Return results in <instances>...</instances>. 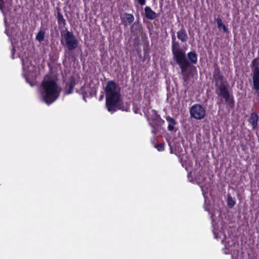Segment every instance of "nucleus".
<instances>
[{"instance_id":"nucleus-1","label":"nucleus","mask_w":259,"mask_h":259,"mask_svg":"<svg viewBox=\"0 0 259 259\" xmlns=\"http://www.w3.org/2000/svg\"><path fill=\"white\" fill-rule=\"evenodd\" d=\"M38 91L42 97H59L62 88L56 80L46 76L39 86Z\"/></svg>"},{"instance_id":"nucleus-2","label":"nucleus","mask_w":259,"mask_h":259,"mask_svg":"<svg viewBox=\"0 0 259 259\" xmlns=\"http://www.w3.org/2000/svg\"><path fill=\"white\" fill-rule=\"evenodd\" d=\"M61 34L62 36L61 39V43L68 51H66L65 53V57L74 58V55L71 52L78 47L79 42L77 39L74 35L72 32L68 31L67 29L62 30L61 31Z\"/></svg>"},{"instance_id":"nucleus-3","label":"nucleus","mask_w":259,"mask_h":259,"mask_svg":"<svg viewBox=\"0 0 259 259\" xmlns=\"http://www.w3.org/2000/svg\"><path fill=\"white\" fill-rule=\"evenodd\" d=\"M130 103L123 102L122 98H106V106L109 112L113 113L118 110L127 111Z\"/></svg>"},{"instance_id":"nucleus-4","label":"nucleus","mask_w":259,"mask_h":259,"mask_svg":"<svg viewBox=\"0 0 259 259\" xmlns=\"http://www.w3.org/2000/svg\"><path fill=\"white\" fill-rule=\"evenodd\" d=\"M121 88L114 80H110L105 89L106 97H121Z\"/></svg>"},{"instance_id":"nucleus-5","label":"nucleus","mask_w":259,"mask_h":259,"mask_svg":"<svg viewBox=\"0 0 259 259\" xmlns=\"http://www.w3.org/2000/svg\"><path fill=\"white\" fill-rule=\"evenodd\" d=\"M181 70V73L183 76V78L185 81L189 78V76L192 74L193 70L196 68L194 66L190 63L187 60L178 64Z\"/></svg>"},{"instance_id":"nucleus-6","label":"nucleus","mask_w":259,"mask_h":259,"mask_svg":"<svg viewBox=\"0 0 259 259\" xmlns=\"http://www.w3.org/2000/svg\"><path fill=\"white\" fill-rule=\"evenodd\" d=\"M190 113L191 117L197 120H201L205 116L206 112L203 106L199 104H195L191 107Z\"/></svg>"},{"instance_id":"nucleus-7","label":"nucleus","mask_w":259,"mask_h":259,"mask_svg":"<svg viewBox=\"0 0 259 259\" xmlns=\"http://www.w3.org/2000/svg\"><path fill=\"white\" fill-rule=\"evenodd\" d=\"M134 104H139L138 108L140 110L142 109L144 112L147 111L150 107V98H135L134 101Z\"/></svg>"},{"instance_id":"nucleus-8","label":"nucleus","mask_w":259,"mask_h":259,"mask_svg":"<svg viewBox=\"0 0 259 259\" xmlns=\"http://www.w3.org/2000/svg\"><path fill=\"white\" fill-rule=\"evenodd\" d=\"M216 92L218 95L222 97H230L229 84L227 81L216 85Z\"/></svg>"},{"instance_id":"nucleus-9","label":"nucleus","mask_w":259,"mask_h":259,"mask_svg":"<svg viewBox=\"0 0 259 259\" xmlns=\"http://www.w3.org/2000/svg\"><path fill=\"white\" fill-rule=\"evenodd\" d=\"M213 78L215 82V85H218L220 83L226 81L227 80L221 72L220 68L217 63L213 64Z\"/></svg>"},{"instance_id":"nucleus-10","label":"nucleus","mask_w":259,"mask_h":259,"mask_svg":"<svg viewBox=\"0 0 259 259\" xmlns=\"http://www.w3.org/2000/svg\"><path fill=\"white\" fill-rule=\"evenodd\" d=\"M172 60L177 64L182 63L187 60L186 55L184 50L172 52Z\"/></svg>"},{"instance_id":"nucleus-11","label":"nucleus","mask_w":259,"mask_h":259,"mask_svg":"<svg viewBox=\"0 0 259 259\" xmlns=\"http://www.w3.org/2000/svg\"><path fill=\"white\" fill-rule=\"evenodd\" d=\"M57 15V19L59 25V28L62 29L66 25V20L64 18L63 16L60 12V9L59 7L56 8Z\"/></svg>"},{"instance_id":"nucleus-12","label":"nucleus","mask_w":259,"mask_h":259,"mask_svg":"<svg viewBox=\"0 0 259 259\" xmlns=\"http://www.w3.org/2000/svg\"><path fill=\"white\" fill-rule=\"evenodd\" d=\"M177 37L182 42H185L187 41L188 36L183 27L177 32Z\"/></svg>"},{"instance_id":"nucleus-13","label":"nucleus","mask_w":259,"mask_h":259,"mask_svg":"<svg viewBox=\"0 0 259 259\" xmlns=\"http://www.w3.org/2000/svg\"><path fill=\"white\" fill-rule=\"evenodd\" d=\"M164 122V120H162L159 116L156 117L155 118L153 119L151 124H152V126H153V130L152 131V133L154 135L156 134V132H155V130H156L158 126L162 125Z\"/></svg>"},{"instance_id":"nucleus-14","label":"nucleus","mask_w":259,"mask_h":259,"mask_svg":"<svg viewBox=\"0 0 259 259\" xmlns=\"http://www.w3.org/2000/svg\"><path fill=\"white\" fill-rule=\"evenodd\" d=\"M258 117L257 114L255 112L251 113L248 122L251 124L253 130H254L257 125Z\"/></svg>"},{"instance_id":"nucleus-15","label":"nucleus","mask_w":259,"mask_h":259,"mask_svg":"<svg viewBox=\"0 0 259 259\" xmlns=\"http://www.w3.org/2000/svg\"><path fill=\"white\" fill-rule=\"evenodd\" d=\"M145 17L150 20H153L157 17V14L155 12L152 10L149 7H146L145 8Z\"/></svg>"},{"instance_id":"nucleus-16","label":"nucleus","mask_w":259,"mask_h":259,"mask_svg":"<svg viewBox=\"0 0 259 259\" xmlns=\"http://www.w3.org/2000/svg\"><path fill=\"white\" fill-rule=\"evenodd\" d=\"M253 85L256 91H259V71L252 72Z\"/></svg>"},{"instance_id":"nucleus-17","label":"nucleus","mask_w":259,"mask_h":259,"mask_svg":"<svg viewBox=\"0 0 259 259\" xmlns=\"http://www.w3.org/2000/svg\"><path fill=\"white\" fill-rule=\"evenodd\" d=\"M166 120L168 123L167 126L168 130L170 132L174 131L175 125L177 124L176 120L170 116H167Z\"/></svg>"},{"instance_id":"nucleus-18","label":"nucleus","mask_w":259,"mask_h":259,"mask_svg":"<svg viewBox=\"0 0 259 259\" xmlns=\"http://www.w3.org/2000/svg\"><path fill=\"white\" fill-rule=\"evenodd\" d=\"M188 60L192 64H196L197 62V55L195 52H190L187 54Z\"/></svg>"},{"instance_id":"nucleus-19","label":"nucleus","mask_w":259,"mask_h":259,"mask_svg":"<svg viewBox=\"0 0 259 259\" xmlns=\"http://www.w3.org/2000/svg\"><path fill=\"white\" fill-rule=\"evenodd\" d=\"M216 22L217 23V26L218 28L221 30V29H223V31L224 33H229L228 29L227 28V27L222 22V19L218 17L216 19Z\"/></svg>"},{"instance_id":"nucleus-20","label":"nucleus","mask_w":259,"mask_h":259,"mask_svg":"<svg viewBox=\"0 0 259 259\" xmlns=\"http://www.w3.org/2000/svg\"><path fill=\"white\" fill-rule=\"evenodd\" d=\"M76 83V80L74 76H71L69 78V82L68 83V89L66 91V93L67 94H70L72 93V90L74 88V87Z\"/></svg>"},{"instance_id":"nucleus-21","label":"nucleus","mask_w":259,"mask_h":259,"mask_svg":"<svg viewBox=\"0 0 259 259\" xmlns=\"http://www.w3.org/2000/svg\"><path fill=\"white\" fill-rule=\"evenodd\" d=\"M251 67L252 72L259 71V58H257L252 60Z\"/></svg>"},{"instance_id":"nucleus-22","label":"nucleus","mask_w":259,"mask_h":259,"mask_svg":"<svg viewBox=\"0 0 259 259\" xmlns=\"http://www.w3.org/2000/svg\"><path fill=\"white\" fill-rule=\"evenodd\" d=\"M45 31L40 30L36 36V39L39 42H41L45 39Z\"/></svg>"},{"instance_id":"nucleus-23","label":"nucleus","mask_w":259,"mask_h":259,"mask_svg":"<svg viewBox=\"0 0 259 259\" xmlns=\"http://www.w3.org/2000/svg\"><path fill=\"white\" fill-rule=\"evenodd\" d=\"M182 50H183V49L180 47V44L178 41H176L175 42L172 43V46H171L172 52H176V51H182Z\"/></svg>"},{"instance_id":"nucleus-24","label":"nucleus","mask_w":259,"mask_h":259,"mask_svg":"<svg viewBox=\"0 0 259 259\" xmlns=\"http://www.w3.org/2000/svg\"><path fill=\"white\" fill-rule=\"evenodd\" d=\"M225 103L229 108H232L234 107V98H224Z\"/></svg>"},{"instance_id":"nucleus-25","label":"nucleus","mask_w":259,"mask_h":259,"mask_svg":"<svg viewBox=\"0 0 259 259\" xmlns=\"http://www.w3.org/2000/svg\"><path fill=\"white\" fill-rule=\"evenodd\" d=\"M57 98H40L41 102L46 103L48 105H50L53 103Z\"/></svg>"},{"instance_id":"nucleus-26","label":"nucleus","mask_w":259,"mask_h":259,"mask_svg":"<svg viewBox=\"0 0 259 259\" xmlns=\"http://www.w3.org/2000/svg\"><path fill=\"white\" fill-rule=\"evenodd\" d=\"M125 19L129 24H131L134 20V17L132 14L125 13Z\"/></svg>"},{"instance_id":"nucleus-27","label":"nucleus","mask_w":259,"mask_h":259,"mask_svg":"<svg viewBox=\"0 0 259 259\" xmlns=\"http://www.w3.org/2000/svg\"><path fill=\"white\" fill-rule=\"evenodd\" d=\"M235 204V201L231 196H228L227 204L229 207H232Z\"/></svg>"},{"instance_id":"nucleus-28","label":"nucleus","mask_w":259,"mask_h":259,"mask_svg":"<svg viewBox=\"0 0 259 259\" xmlns=\"http://www.w3.org/2000/svg\"><path fill=\"white\" fill-rule=\"evenodd\" d=\"M155 147L159 151H162L164 149V143H160L159 144L156 145Z\"/></svg>"},{"instance_id":"nucleus-29","label":"nucleus","mask_w":259,"mask_h":259,"mask_svg":"<svg viewBox=\"0 0 259 259\" xmlns=\"http://www.w3.org/2000/svg\"><path fill=\"white\" fill-rule=\"evenodd\" d=\"M4 8L5 5L4 0H0V9L4 14H5Z\"/></svg>"},{"instance_id":"nucleus-30","label":"nucleus","mask_w":259,"mask_h":259,"mask_svg":"<svg viewBox=\"0 0 259 259\" xmlns=\"http://www.w3.org/2000/svg\"><path fill=\"white\" fill-rule=\"evenodd\" d=\"M90 94L91 96H95L96 95V89L95 88L91 89Z\"/></svg>"},{"instance_id":"nucleus-31","label":"nucleus","mask_w":259,"mask_h":259,"mask_svg":"<svg viewBox=\"0 0 259 259\" xmlns=\"http://www.w3.org/2000/svg\"><path fill=\"white\" fill-rule=\"evenodd\" d=\"M139 4L141 6L145 5L146 4V0H137Z\"/></svg>"},{"instance_id":"nucleus-32","label":"nucleus","mask_w":259,"mask_h":259,"mask_svg":"<svg viewBox=\"0 0 259 259\" xmlns=\"http://www.w3.org/2000/svg\"><path fill=\"white\" fill-rule=\"evenodd\" d=\"M176 41V37L175 35H171V43L175 42Z\"/></svg>"},{"instance_id":"nucleus-33","label":"nucleus","mask_w":259,"mask_h":259,"mask_svg":"<svg viewBox=\"0 0 259 259\" xmlns=\"http://www.w3.org/2000/svg\"><path fill=\"white\" fill-rule=\"evenodd\" d=\"M139 23V21H138L137 22H135L133 25L132 26H131V31H132L134 28V26L137 25V24H138Z\"/></svg>"},{"instance_id":"nucleus-34","label":"nucleus","mask_w":259,"mask_h":259,"mask_svg":"<svg viewBox=\"0 0 259 259\" xmlns=\"http://www.w3.org/2000/svg\"><path fill=\"white\" fill-rule=\"evenodd\" d=\"M6 32L8 36H11V34H10V32H9V29L7 27L6 29Z\"/></svg>"},{"instance_id":"nucleus-35","label":"nucleus","mask_w":259,"mask_h":259,"mask_svg":"<svg viewBox=\"0 0 259 259\" xmlns=\"http://www.w3.org/2000/svg\"><path fill=\"white\" fill-rule=\"evenodd\" d=\"M170 32H171V35H175V31H174V30H173V29H171V30H170Z\"/></svg>"},{"instance_id":"nucleus-36","label":"nucleus","mask_w":259,"mask_h":259,"mask_svg":"<svg viewBox=\"0 0 259 259\" xmlns=\"http://www.w3.org/2000/svg\"><path fill=\"white\" fill-rule=\"evenodd\" d=\"M12 51L13 52V54H14V52L15 51V49L14 48H13Z\"/></svg>"},{"instance_id":"nucleus-37","label":"nucleus","mask_w":259,"mask_h":259,"mask_svg":"<svg viewBox=\"0 0 259 259\" xmlns=\"http://www.w3.org/2000/svg\"><path fill=\"white\" fill-rule=\"evenodd\" d=\"M83 100H84V101H85V102H86V98H83Z\"/></svg>"},{"instance_id":"nucleus-38","label":"nucleus","mask_w":259,"mask_h":259,"mask_svg":"<svg viewBox=\"0 0 259 259\" xmlns=\"http://www.w3.org/2000/svg\"><path fill=\"white\" fill-rule=\"evenodd\" d=\"M6 22H7V19H6H6H5V23H6Z\"/></svg>"},{"instance_id":"nucleus-39","label":"nucleus","mask_w":259,"mask_h":259,"mask_svg":"<svg viewBox=\"0 0 259 259\" xmlns=\"http://www.w3.org/2000/svg\"><path fill=\"white\" fill-rule=\"evenodd\" d=\"M100 97H101V98H102V97H103V95H102V96H100Z\"/></svg>"},{"instance_id":"nucleus-40","label":"nucleus","mask_w":259,"mask_h":259,"mask_svg":"<svg viewBox=\"0 0 259 259\" xmlns=\"http://www.w3.org/2000/svg\"><path fill=\"white\" fill-rule=\"evenodd\" d=\"M102 99H103V98H100V100H101Z\"/></svg>"}]
</instances>
